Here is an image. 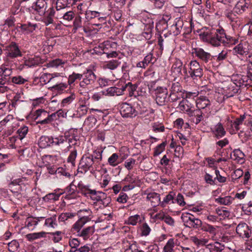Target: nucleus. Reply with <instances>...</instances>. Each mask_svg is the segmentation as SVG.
Instances as JSON below:
<instances>
[{
    "instance_id": "nucleus-1",
    "label": "nucleus",
    "mask_w": 252,
    "mask_h": 252,
    "mask_svg": "<svg viewBox=\"0 0 252 252\" xmlns=\"http://www.w3.org/2000/svg\"><path fill=\"white\" fill-rule=\"evenodd\" d=\"M80 218L73 225L71 231L74 233H77V235L83 238L84 240H88L92 236L94 232V226H90L87 227H82L88 222L91 220V218L88 216H83L80 214Z\"/></svg>"
},
{
    "instance_id": "nucleus-2",
    "label": "nucleus",
    "mask_w": 252,
    "mask_h": 252,
    "mask_svg": "<svg viewBox=\"0 0 252 252\" xmlns=\"http://www.w3.org/2000/svg\"><path fill=\"white\" fill-rule=\"evenodd\" d=\"M199 36L202 40L210 43L214 46H220L224 41V38H226L224 30L220 27L204 32L200 34Z\"/></svg>"
},
{
    "instance_id": "nucleus-3",
    "label": "nucleus",
    "mask_w": 252,
    "mask_h": 252,
    "mask_svg": "<svg viewBox=\"0 0 252 252\" xmlns=\"http://www.w3.org/2000/svg\"><path fill=\"white\" fill-rule=\"evenodd\" d=\"M98 162L94 161V155H83L78 165V172L81 173H85L88 171L93 173L97 169Z\"/></svg>"
},
{
    "instance_id": "nucleus-4",
    "label": "nucleus",
    "mask_w": 252,
    "mask_h": 252,
    "mask_svg": "<svg viewBox=\"0 0 252 252\" xmlns=\"http://www.w3.org/2000/svg\"><path fill=\"white\" fill-rule=\"evenodd\" d=\"M82 80L79 82V92L81 94L88 93L90 86L94 84L96 76L91 69H87L82 74Z\"/></svg>"
},
{
    "instance_id": "nucleus-5",
    "label": "nucleus",
    "mask_w": 252,
    "mask_h": 252,
    "mask_svg": "<svg viewBox=\"0 0 252 252\" xmlns=\"http://www.w3.org/2000/svg\"><path fill=\"white\" fill-rule=\"evenodd\" d=\"M149 88L150 92L154 95L156 103L158 105L163 106L166 104L168 100V92L166 88L159 86L155 88L151 86Z\"/></svg>"
},
{
    "instance_id": "nucleus-6",
    "label": "nucleus",
    "mask_w": 252,
    "mask_h": 252,
    "mask_svg": "<svg viewBox=\"0 0 252 252\" xmlns=\"http://www.w3.org/2000/svg\"><path fill=\"white\" fill-rule=\"evenodd\" d=\"M181 219L184 225L187 227L196 229H199L202 226V221L189 213H183Z\"/></svg>"
},
{
    "instance_id": "nucleus-7",
    "label": "nucleus",
    "mask_w": 252,
    "mask_h": 252,
    "mask_svg": "<svg viewBox=\"0 0 252 252\" xmlns=\"http://www.w3.org/2000/svg\"><path fill=\"white\" fill-rule=\"evenodd\" d=\"M5 55L8 60H13L21 57L22 52L18 44L15 42H11L5 47Z\"/></svg>"
},
{
    "instance_id": "nucleus-8",
    "label": "nucleus",
    "mask_w": 252,
    "mask_h": 252,
    "mask_svg": "<svg viewBox=\"0 0 252 252\" xmlns=\"http://www.w3.org/2000/svg\"><path fill=\"white\" fill-rule=\"evenodd\" d=\"M189 73L193 79L201 78L203 75V69L199 63L196 60L191 61L189 63Z\"/></svg>"
},
{
    "instance_id": "nucleus-9",
    "label": "nucleus",
    "mask_w": 252,
    "mask_h": 252,
    "mask_svg": "<svg viewBox=\"0 0 252 252\" xmlns=\"http://www.w3.org/2000/svg\"><path fill=\"white\" fill-rule=\"evenodd\" d=\"M120 112L123 117L133 118L138 114V112L131 105L126 102L122 103L120 106Z\"/></svg>"
},
{
    "instance_id": "nucleus-10",
    "label": "nucleus",
    "mask_w": 252,
    "mask_h": 252,
    "mask_svg": "<svg viewBox=\"0 0 252 252\" xmlns=\"http://www.w3.org/2000/svg\"><path fill=\"white\" fill-rule=\"evenodd\" d=\"M47 7V3L45 0H37L32 4L31 7V10L35 11L39 15H43L46 12Z\"/></svg>"
},
{
    "instance_id": "nucleus-11",
    "label": "nucleus",
    "mask_w": 252,
    "mask_h": 252,
    "mask_svg": "<svg viewBox=\"0 0 252 252\" xmlns=\"http://www.w3.org/2000/svg\"><path fill=\"white\" fill-rule=\"evenodd\" d=\"M192 53L201 61L205 63H208L212 60V56L210 53L205 52L200 48H195L193 49Z\"/></svg>"
},
{
    "instance_id": "nucleus-12",
    "label": "nucleus",
    "mask_w": 252,
    "mask_h": 252,
    "mask_svg": "<svg viewBox=\"0 0 252 252\" xmlns=\"http://www.w3.org/2000/svg\"><path fill=\"white\" fill-rule=\"evenodd\" d=\"M35 120L36 123L41 125L49 124L48 120V112L43 109H38L35 112Z\"/></svg>"
},
{
    "instance_id": "nucleus-13",
    "label": "nucleus",
    "mask_w": 252,
    "mask_h": 252,
    "mask_svg": "<svg viewBox=\"0 0 252 252\" xmlns=\"http://www.w3.org/2000/svg\"><path fill=\"white\" fill-rule=\"evenodd\" d=\"M236 232L242 238H249L251 236V230L245 222L240 223L236 227Z\"/></svg>"
},
{
    "instance_id": "nucleus-14",
    "label": "nucleus",
    "mask_w": 252,
    "mask_h": 252,
    "mask_svg": "<svg viewBox=\"0 0 252 252\" xmlns=\"http://www.w3.org/2000/svg\"><path fill=\"white\" fill-rule=\"evenodd\" d=\"M250 5V0H239L234 7V11L237 14H242L248 10Z\"/></svg>"
},
{
    "instance_id": "nucleus-15",
    "label": "nucleus",
    "mask_w": 252,
    "mask_h": 252,
    "mask_svg": "<svg viewBox=\"0 0 252 252\" xmlns=\"http://www.w3.org/2000/svg\"><path fill=\"white\" fill-rule=\"evenodd\" d=\"M116 45L115 42H110L109 41L105 42L104 44L102 45L103 48V54L106 55V57L108 58H116L118 56L119 53L116 51H112L110 53L107 52V50L109 47H112Z\"/></svg>"
},
{
    "instance_id": "nucleus-16",
    "label": "nucleus",
    "mask_w": 252,
    "mask_h": 252,
    "mask_svg": "<svg viewBox=\"0 0 252 252\" xmlns=\"http://www.w3.org/2000/svg\"><path fill=\"white\" fill-rule=\"evenodd\" d=\"M147 199L151 203V205L156 207L161 204L160 194L155 192H151L147 194Z\"/></svg>"
},
{
    "instance_id": "nucleus-17",
    "label": "nucleus",
    "mask_w": 252,
    "mask_h": 252,
    "mask_svg": "<svg viewBox=\"0 0 252 252\" xmlns=\"http://www.w3.org/2000/svg\"><path fill=\"white\" fill-rule=\"evenodd\" d=\"M55 191V192L48 193L44 196L42 198L43 200L47 202H53L58 200L60 196L64 193L63 191L60 192H58L57 190Z\"/></svg>"
},
{
    "instance_id": "nucleus-18",
    "label": "nucleus",
    "mask_w": 252,
    "mask_h": 252,
    "mask_svg": "<svg viewBox=\"0 0 252 252\" xmlns=\"http://www.w3.org/2000/svg\"><path fill=\"white\" fill-rule=\"evenodd\" d=\"M40 148H45L54 145L53 137L52 136H42L38 141Z\"/></svg>"
},
{
    "instance_id": "nucleus-19",
    "label": "nucleus",
    "mask_w": 252,
    "mask_h": 252,
    "mask_svg": "<svg viewBox=\"0 0 252 252\" xmlns=\"http://www.w3.org/2000/svg\"><path fill=\"white\" fill-rule=\"evenodd\" d=\"M213 133L217 138L220 139L225 135L226 131L222 125L219 123L215 126Z\"/></svg>"
},
{
    "instance_id": "nucleus-20",
    "label": "nucleus",
    "mask_w": 252,
    "mask_h": 252,
    "mask_svg": "<svg viewBox=\"0 0 252 252\" xmlns=\"http://www.w3.org/2000/svg\"><path fill=\"white\" fill-rule=\"evenodd\" d=\"M202 112L199 109H196L192 110L189 116L190 117L194 116V118L192 119V121L196 125L199 124L202 119L203 116Z\"/></svg>"
},
{
    "instance_id": "nucleus-21",
    "label": "nucleus",
    "mask_w": 252,
    "mask_h": 252,
    "mask_svg": "<svg viewBox=\"0 0 252 252\" xmlns=\"http://www.w3.org/2000/svg\"><path fill=\"white\" fill-rule=\"evenodd\" d=\"M105 92L104 95L109 96L120 95L123 94L122 88L112 87L108 88Z\"/></svg>"
},
{
    "instance_id": "nucleus-22",
    "label": "nucleus",
    "mask_w": 252,
    "mask_h": 252,
    "mask_svg": "<svg viewBox=\"0 0 252 252\" xmlns=\"http://www.w3.org/2000/svg\"><path fill=\"white\" fill-rule=\"evenodd\" d=\"M106 194L102 191H96L93 189L90 195V198L92 200L95 201L96 202L101 200V199H104Z\"/></svg>"
},
{
    "instance_id": "nucleus-23",
    "label": "nucleus",
    "mask_w": 252,
    "mask_h": 252,
    "mask_svg": "<svg viewBox=\"0 0 252 252\" xmlns=\"http://www.w3.org/2000/svg\"><path fill=\"white\" fill-rule=\"evenodd\" d=\"M121 62L118 60H112L105 62L103 64V67L104 69H109L111 70H114L116 69L120 64Z\"/></svg>"
},
{
    "instance_id": "nucleus-24",
    "label": "nucleus",
    "mask_w": 252,
    "mask_h": 252,
    "mask_svg": "<svg viewBox=\"0 0 252 252\" xmlns=\"http://www.w3.org/2000/svg\"><path fill=\"white\" fill-rule=\"evenodd\" d=\"M233 156L234 157L233 159L237 162L241 164L244 162L245 155L240 150L235 149L233 151Z\"/></svg>"
},
{
    "instance_id": "nucleus-25",
    "label": "nucleus",
    "mask_w": 252,
    "mask_h": 252,
    "mask_svg": "<svg viewBox=\"0 0 252 252\" xmlns=\"http://www.w3.org/2000/svg\"><path fill=\"white\" fill-rule=\"evenodd\" d=\"M111 202V198L110 196H107V194L104 197V199H101V200L94 202V204L95 206H99L100 209H103L107 206H108Z\"/></svg>"
},
{
    "instance_id": "nucleus-26",
    "label": "nucleus",
    "mask_w": 252,
    "mask_h": 252,
    "mask_svg": "<svg viewBox=\"0 0 252 252\" xmlns=\"http://www.w3.org/2000/svg\"><path fill=\"white\" fill-rule=\"evenodd\" d=\"M233 52L241 56L246 55L248 53V50L244 47L242 43H239L233 48Z\"/></svg>"
},
{
    "instance_id": "nucleus-27",
    "label": "nucleus",
    "mask_w": 252,
    "mask_h": 252,
    "mask_svg": "<svg viewBox=\"0 0 252 252\" xmlns=\"http://www.w3.org/2000/svg\"><path fill=\"white\" fill-rule=\"evenodd\" d=\"M40 63V59L39 57H36L34 58H30L28 60H25L23 66L32 67L38 65Z\"/></svg>"
},
{
    "instance_id": "nucleus-28",
    "label": "nucleus",
    "mask_w": 252,
    "mask_h": 252,
    "mask_svg": "<svg viewBox=\"0 0 252 252\" xmlns=\"http://www.w3.org/2000/svg\"><path fill=\"white\" fill-rule=\"evenodd\" d=\"M175 197V193L173 191H170L164 198L161 203V206H165L166 204L170 203H175L174 199Z\"/></svg>"
},
{
    "instance_id": "nucleus-29",
    "label": "nucleus",
    "mask_w": 252,
    "mask_h": 252,
    "mask_svg": "<svg viewBox=\"0 0 252 252\" xmlns=\"http://www.w3.org/2000/svg\"><path fill=\"white\" fill-rule=\"evenodd\" d=\"M188 100L187 99H183V100L180 101L178 107L180 110L183 111H186L187 112L188 114L189 115V113L191 112L192 110L191 109L189 106L188 104Z\"/></svg>"
},
{
    "instance_id": "nucleus-30",
    "label": "nucleus",
    "mask_w": 252,
    "mask_h": 252,
    "mask_svg": "<svg viewBox=\"0 0 252 252\" xmlns=\"http://www.w3.org/2000/svg\"><path fill=\"white\" fill-rule=\"evenodd\" d=\"M226 88L230 91L231 94L230 96L233 95L234 94L238 93L239 88L237 84L232 82H227L226 83Z\"/></svg>"
},
{
    "instance_id": "nucleus-31",
    "label": "nucleus",
    "mask_w": 252,
    "mask_h": 252,
    "mask_svg": "<svg viewBox=\"0 0 252 252\" xmlns=\"http://www.w3.org/2000/svg\"><path fill=\"white\" fill-rule=\"evenodd\" d=\"M170 92L173 95L174 93L183 94V89L179 82L173 83L170 89Z\"/></svg>"
},
{
    "instance_id": "nucleus-32",
    "label": "nucleus",
    "mask_w": 252,
    "mask_h": 252,
    "mask_svg": "<svg viewBox=\"0 0 252 252\" xmlns=\"http://www.w3.org/2000/svg\"><path fill=\"white\" fill-rule=\"evenodd\" d=\"M234 199L230 196H225L224 197H219L216 199V202L224 205L230 204Z\"/></svg>"
},
{
    "instance_id": "nucleus-33",
    "label": "nucleus",
    "mask_w": 252,
    "mask_h": 252,
    "mask_svg": "<svg viewBox=\"0 0 252 252\" xmlns=\"http://www.w3.org/2000/svg\"><path fill=\"white\" fill-rule=\"evenodd\" d=\"M210 105V102L209 100L205 97L198 99L196 102V107L198 108L197 109H199L200 110L202 109H204Z\"/></svg>"
},
{
    "instance_id": "nucleus-34",
    "label": "nucleus",
    "mask_w": 252,
    "mask_h": 252,
    "mask_svg": "<svg viewBox=\"0 0 252 252\" xmlns=\"http://www.w3.org/2000/svg\"><path fill=\"white\" fill-rule=\"evenodd\" d=\"M137 89V86L136 85H133L131 83L129 82L126 84L125 86H123L122 90H123V92L125 91H127L129 92V94L132 96L134 92Z\"/></svg>"
},
{
    "instance_id": "nucleus-35",
    "label": "nucleus",
    "mask_w": 252,
    "mask_h": 252,
    "mask_svg": "<svg viewBox=\"0 0 252 252\" xmlns=\"http://www.w3.org/2000/svg\"><path fill=\"white\" fill-rule=\"evenodd\" d=\"M119 155L117 153L113 154L108 159L109 164L113 167L117 166L119 164Z\"/></svg>"
},
{
    "instance_id": "nucleus-36",
    "label": "nucleus",
    "mask_w": 252,
    "mask_h": 252,
    "mask_svg": "<svg viewBox=\"0 0 252 252\" xmlns=\"http://www.w3.org/2000/svg\"><path fill=\"white\" fill-rule=\"evenodd\" d=\"M46 233L44 232H40L38 233H33L27 234L26 237L27 239L30 241H32L34 240L38 239L39 238L45 237Z\"/></svg>"
},
{
    "instance_id": "nucleus-37",
    "label": "nucleus",
    "mask_w": 252,
    "mask_h": 252,
    "mask_svg": "<svg viewBox=\"0 0 252 252\" xmlns=\"http://www.w3.org/2000/svg\"><path fill=\"white\" fill-rule=\"evenodd\" d=\"M82 74L77 73L75 72H73L71 75H70L68 78V83L69 85H71L74 82H75L76 80H82Z\"/></svg>"
},
{
    "instance_id": "nucleus-38",
    "label": "nucleus",
    "mask_w": 252,
    "mask_h": 252,
    "mask_svg": "<svg viewBox=\"0 0 252 252\" xmlns=\"http://www.w3.org/2000/svg\"><path fill=\"white\" fill-rule=\"evenodd\" d=\"M224 41H223L222 43L223 45L224 46H227V45H234L236 44L238 42V38L226 34V38H224Z\"/></svg>"
},
{
    "instance_id": "nucleus-39",
    "label": "nucleus",
    "mask_w": 252,
    "mask_h": 252,
    "mask_svg": "<svg viewBox=\"0 0 252 252\" xmlns=\"http://www.w3.org/2000/svg\"><path fill=\"white\" fill-rule=\"evenodd\" d=\"M100 12L96 11L87 10L85 13V17L88 20L97 19Z\"/></svg>"
},
{
    "instance_id": "nucleus-40",
    "label": "nucleus",
    "mask_w": 252,
    "mask_h": 252,
    "mask_svg": "<svg viewBox=\"0 0 252 252\" xmlns=\"http://www.w3.org/2000/svg\"><path fill=\"white\" fill-rule=\"evenodd\" d=\"M77 187L80 191L85 196L90 195L91 191L93 190V189H89L88 187L80 183L78 184Z\"/></svg>"
},
{
    "instance_id": "nucleus-41",
    "label": "nucleus",
    "mask_w": 252,
    "mask_h": 252,
    "mask_svg": "<svg viewBox=\"0 0 252 252\" xmlns=\"http://www.w3.org/2000/svg\"><path fill=\"white\" fill-rule=\"evenodd\" d=\"M175 247V242L174 240L172 238L170 239L165 246L163 248L164 252H173V248Z\"/></svg>"
},
{
    "instance_id": "nucleus-42",
    "label": "nucleus",
    "mask_w": 252,
    "mask_h": 252,
    "mask_svg": "<svg viewBox=\"0 0 252 252\" xmlns=\"http://www.w3.org/2000/svg\"><path fill=\"white\" fill-rule=\"evenodd\" d=\"M200 228H201V230H202L204 231L208 232L209 233H210V234H211L212 235H215L216 234V231H217L216 227L214 226H212L211 225H210V224H205V225H202V226Z\"/></svg>"
},
{
    "instance_id": "nucleus-43",
    "label": "nucleus",
    "mask_w": 252,
    "mask_h": 252,
    "mask_svg": "<svg viewBox=\"0 0 252 252\" xmlns=\"http://www.w3.org/2000/svg\"><path fill=\"white\" fill-rule=\"evenodd\" d=\"M125 252H145L142 250H138V247L135 242L132 244L129 243L128 247Z\"/></svg>"
},
{
    "instance_id": "nucleus-44",
    "label": "nucleus",
    "mask_w": 252,
    "mask_h": 252,
    "mask_svg": "<svg viewBox=\"0 0 252 252\" xmlns=\"http://www.w3.org/2000/svg\"><path fill=\"white\" fill-rule=\"evenodd\" d=\"M28 130V127L26 126L20 127L17 131L19 139L21 140H22L27 134Z\"/></svg>"
},
{
    "instance_id": "nucleus-45",
    "label": "nucleus",
    "mask_w": 252,
    "mask_h": 252,
    "mask_svg": "<svg viewBox=\"0 0 252 252\" xmlns=\"http://www.w3.org/2000/svg\"><path fill=\"white\" fill-rule=\"evenodd\" d=\"M45 225L48 227L54 228L57 226L56 223V216L49 218L46 219L45 221Z\"/></svg>"
},
{
    "instance_id": "nucleus-46",
    "label": "nucleus",
    "mask_w": 252,
    "mask_h": 252,
    "mask_svg": "<svg viewBox=\"0 0 252 252\" xmlns=\"http://www.w3.org/2000/svg\"><path fill=\"white\" fill-rule=\"evenodd\" d=\"M69 4L68 0H57L56 2V9L57 10L64 9Z\"/></svg>"
},
{
    "instance_id": "nucleus-47",
    "label": "nucleus",
    "mask_w": 252,
    "mask_h": 252,
    "mask_svg": "<svg viewBox=\"0 0 252 252\" xmlns=\"http://www.w3.org/2000/svg\"><path fill=\"white\" fill-rule=\"evenodd\" d=\"M246 119V115L245 114L241 115L239 118L235 119L233 122V125L236 130H239L240 129L239 125L242 124L243 122Z\"/></svg>"
},
{
    "instance_id": "nucleus-48",
    "label": "nucleus",
    "mask_w": 252,
    "mask_h": 252,
    "mask_svg": "<svg viewBox=\"0 0 252 252\" xmlns=\"http://www.w3.org/2000/svg\"><path fill=\"white\" fill-rule=\"evenodd\" d=\"M11 81L15 84L22 85L27 82L28 80L24 78L22 76L18 75L12 77Z\"/></svg>"
},
{
    "instance_id": "nucleus-49",
    "label": "nucleus",
    "mask_w": 252,
    "mask_h": 252,
    "mask_svg": "<svg viewBox=\"0 0 252 252\" xmlns=\"http://www.w3.org/2000/svg\"><path fill=\"white\" fill-rule=\"evenodd\" d=\"M166 145V142H163L157 146L155 149L154 156H157L161 154L164 150Z\"/></svg>"
},
{
    "instance_id": "nucleus-50",
    "label": "nucleus",
    "mask_w": 252,
    "mask_h": 252,
    "mask_svg": "<svg viewBox=\"0 0 252 252\" xmlns=\"http://www.w3.org/2000/svg\"><path fill=\"white\" fill-rule=\"evenodd\" d=\"M136 160L134 158H129L126 160L124 163V166L128 170L132 169L135 165Z\"/></svg>"
},
{
    "instance_id": "nucleus-51",
    "label": "nucleus",
    "mask_w": 252,
    "mask_h": 252,
    "mask_svg": "<svg viewBox=\"0 0 252 252\" xmlns=\"http://www.w3.org/2000/svg\"><path fill=\"white\" fill-rule=\"evenodd\" d=\"M54 145H60L61 144H63L64 142L67 141V135L65 136H59L58 137L53 138Z\"/></svg>"
},
{
    "instance_id": "nucleus-52",
    "label": "nucleus",
    "mask_w": 252,
    "mask_h": 252,
    "mask_svg": "<svg viewBox=\"0 0 252 252\" xmlns=\"http://www.w3.org/2000/svg\"><path fill=\"white\" fill-rule=\"evenodd\" d=\"M39 218L37 219V220H34L32 217H30L27 218L26 220V226L28 227H30L33 225L35 226L38 224V221H39Z\"/></svg>"
},
{
    "instance_id": "nucleus-53",
    "label": "nucleus",
    "mask_w": 252,
    "mask_h": 252,
    "mask_svg": "<svg viewBox=\"0 0 252 252\" xmlns=\"http://www.w3.org/2000/svg\"><path fill=\"white\" fill-rule=\"evenodd\" d=\"M77 155V150L74 149L70 154L67 158V161L70 162L73 165H75V159Z\"/></svg>"
},
{
    "instance_id": "nucleus-54",
    "label": "nucleus",
    "mask_w": 252,
    "mask_h": 252,
    "mask_svg": "<svg viewBox=\"0 0 252 252\" xmlns=\"http://www.w3.org/2000/svg\"><path fill=\"white\" fill-rule=\"evenodd\" d=\"M15 18L13 16H10L5 20L3 26H5V28H6V27H8V28L13 27L15 26Z\"/></svg>"
},
{
    "instance_id": "nucleus-55",
    "label": "nucleus",
    "mask_w": 252,
    "mask_h": 252,
    "mask_svg": "<svg viewBox=\"0 0 252 252\" xmlns=\"http://www.w3.org/2000/svg\"><path fill=\"white\" fill-rule=\"evenodd\" d=\"M98 22L97 23H94L93 24L94 25L98 26L102 24H105L106 23V16L103 14L100 13L99 15V16L97 18Z\"/></svg>"
},
{
    "instance_id": "nucleus-56",
    "label": "nucleus",
    "mask_w": 252,
    "mask_h": 252,
    "mask_svg": "<svg viewBox=\"0 0 252 252\" xmlns=\"http://www.w3.org/2000/svg\"><path fill=\"white\" fill-rule=\"evenodd\" d=\"M156 216L160 219L164 220L165 222L170 225L172 226L174 224V220L173 219L169 216L163 217L160 216V214H158Z\"/></svg>"
},
{
    "instance_id": "nucleus-57",
    "label": "nucleus",
    "mask_w": 252,
    "mask_h": 252,
    "mask_svg": "<svg viewBox=\"0 0 252 252\" xmlns=\"http://www.w3.org/2000/svg\"><path fill=\"white\" fill-rule=\"evenodd\" d=\"M237 14L236 12L234 11V8L233 10L231 11H228L226 13V17L231 21V22H235L236 21V19H237Z\"/></svg>"
},
{
    "instance_id": "nucleus-58",
    "label": "nucleus",
    "mask_w": 252,
    "mask_h": 252,
    "mask_svg": "<svg viewBox=\"0 0 252 252\" xmlns=\"http://www.w3.org/2000/svg\"><path fill=\"white\" fill-rule=\"evenodd\" d=\"M216 213L219 216L221 217L220 219H224L226 217H228L229 216L228 211L220 208H217L216 209Z\"/></svg>"
},
{
    "instance_id": "nucleus-59",
    "label": "nucleus",
    "mask_w": 252,
    "mask_h": 252,
    "mask_svg": "<svg viewBox=\"0 0 252 252\" xmlns=\"http://www.w3.org/2000/svg\"><path fill=\"white\" fill-rule=\"evenodd\" d=\"M52 80V78L50 77V73H44L40 77V82L44 84L49 83Z\"/></svg>"
},
{
    "instance_id": "nucleus-60",
    "label": "nucleus",
    "mask_w": 252,
    "mask_h": 252,
    "mask_svg": "<svg viewBox=\"0 0 252 252\" xmlns=\"http://www.w3.org/2000/svg\"><path fill=\"white\" fill-rule=\"evenodd\" d=\"M67 84L65 83H61L58 84H56L52 87V88L55 91H57L59 92L64 91L67 87Z\"/></svg>"
},
{
    "instance_id": "nucleus-61",
    "label": "nucleus",
    "mask_w": 252,
    "mask_h": 252,
    "mask_svg": "<svg viewBox=\"0 0 252 252\" xmlns=\"http://www.w3.org/2000/svg\"><path fill=\"white\" fill-rule=\"evenodd\" d=\"M0 73H2L3 77L8 78L12 73V69L5 66H2L0 68Z\"/></svg>"
},
{
    "instance_id": "nucleus-62",
    "label": "nucleus",
    "mask_w": 252,
    "mask_h": 252,
    "mask_svg": "<svg viewBox=\"0 0 252 252\" xmlns=\"http://www.w3.org/2000/svg\"><path fill=\"white\" fill-rule=\"evenodd\" d=\"M75 98V95L74 93H71L69 96L63 99L62 103L63 106L70 104Z\"/></svg>"
},
{
    "instance_id": "nucleus-63",
    "label": "nucleus",
    "mask_w": 252,
    "mask_h": 252,
    "mask_svg": "<svg viewBox=\"0 0 252 252\" xmlns=\"http://www.w3.org/2000/svg\"><path fill=\"white\" fill-rule=\"evenodd\" d=\"M140 216L138 215L130 216L128 220V223L132 225H135L140 221Z\"/></svg>"
},
{
    "instance_id": "nucleus-64",
    "label": "nucleus",
    "mask_w": 252,
    "mask_h": 252,
    "mask_svg": "<svg viewBox=\"0 0 252 252\" xmlns=\"http://www.w3.org/2000/svg\"><path fill=\"white\" fill-rule=\"evenodd\" d=\"M175 203H177L180 206H184L186 205L183 195L181 193H178L176 198L174 199Z\"/></svg>"
}]
</instances>
